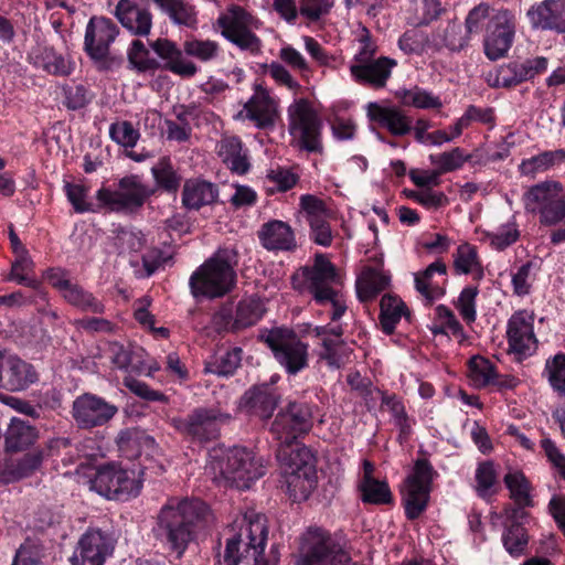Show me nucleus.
<instances>
[{"mask_svg":"<svg viewBox=\"0 0 565 565\" xmlns=\"http://www.w3.org/2000/svg\"><path fill=\"white\" fill-rule=\"evenodd\" d=\"M209 518V507L200 499L171 500L158 515L154 535L181 557L194 539L195 529L205 524Z\"/></svg>","mask_w":565,"mask_h":565,"instance_id":"nucleus-1","label":"nucleus"},{"mask_svg":"<svg viewBox=\"0 0 565 565\" xmlns=\"http://www.w3.org/2000/svg\"><path fill=\"white\" fill-rule=\"evenodd\" d=\"M237 253L234 248H220L204 262L190 277L192 295L205 298H220L228 294L236 284Z\"/></svg>","mask_w":565,"mask_h":565,"instance_id":"nucleus-2","label":"nucleus"},{"mask_svg":"<svg viewBox=\"0 0 565 565\" xmlns=\"http://www.w3.org/2000/svg\"><path fill=\"white\" fill-rule=\"evenodd\" d=\"M276 458L289 495L294 501L307 500L317 486L316 459L310 449L298 444L278 446Z\"/></svg>","mask_w":565,"mask_h":565,"instance_id":"nucleus-3","label":"nucleus"},{"mask_svg":"<svg viewBox=\"0 0 565 565\" xmlns=\"http://www.w3.org/2000/svg\"><path fill=\"white\" fill-rule=\"evenodd\" d=\"M267 534L265 516L256 514L247 523L245 537L241 533L226 541L224 554L218 563L225 565H270L264 557Z\"/></svg>","mask_w":565,"mask_h":565,"instance_id":"nucleus-4","label":"nucleus"},{"mask_svg":"<svg viewBox=\"0 0 565 565\" xmlns=\"http://www.w3.org/2000/svg\"><path fill=\"white\" fill-rule=\"evenodd\" d=\"M297 565H356L332 535L320 527H310L302 534Z\"/></svg>","mask_w":565,"mask_h":565,"instance_id":"nucleus-5","label":"nucleus"},{"mask_svg":"<svg viewBox=\"0 0 565 565\" xmlns=\"http://www.w3.org/2000/svg\"><path fill=\"white\" fill-rule=\"evenodd\" d=\"M142 473V470L137 471L116 463H108L97 469L90 480V489L107 499L127 501L139 494Z\"/></svg>","mask_w":565,"mask_h":565,"instance_id":"nucleus-6","label":"nucleus"},{"mask_svg":"<svg viewBox=\"0 0 565 565\" xmlns=\"http://www.w3.org/2000/svg\"><path fill=\"white\" fill-rule=\"evenodd\" d=\"M153 193L154 189L143 184L139 175L130 174L119 179L115 190L99 189L96 199L113 212L135 213Z\"/></svg>","mask_w":565,"mask_h":565,"instance_id":"nucleus-7","label":"nucleus"},{"mask_svg":"<svg viewBox=\"0 0 565 565\" xmlns=\"http://www.w3.org/2000/svg\"><path fill=\"white\" fill-rule=\"evenodd\" d=\"M436 476V470L427 459L418 458L415 461L413 473L405 479L401 490L405 515L408 520H416L426 510L431 483Z\"/></svg>","mask_w":565,"mask_h":565,"instance_id":"nucleus-8","label":"nucleus"},{"mask_svg":"<svg viewBox=\"0 0 565 565\" xmlns=\"http://www.w3.org/2000/svg\"><path fill=\"white\" fill-rule=\"evenodd\" d=\"M289 132L301 149L322 152V120L310 102L300 98L288 108Z\"/></svg>","mask_w":565,"mask_h":565,"instance_id":"nucleus-9","label":"nucleus"},{"mask_svg":"<svg viewBox=\"0 0 565 565\" xmlns=\"http://www.w3.org/2000/svg\"><path fill=\"white\" fill-rule=\"evenodd\" d=\"M265 470L263 458L242 447L230 449L220 461V471L224 479L238 489H248L265 475Z\"/></svg>","mask_w":565,"mask_h":565,"instance_id":"nucleus-10","label":"nucleus"},{"mask_svg":"<svg viewBox=\"0 0 565 565\" xmlns=\"http://www.w3.org/2000/svg\"><path fill=\"white\" fill-rule=\"evenodd\" d=\"M311 409L306 403L289 402L280 409L270 426L278 446H294L311 429Z\"/></svg>","mask_w":565,"mask_h":565,"instance_id":"nucleus-11","label":"nucleus"},{"mask_svg":"<svg viewBox=\"0 0 565 565\" xmlns=\"http://www.w3.org/2000/svg\"><path fill=\"white\" fill-rule=\"evenodd\" d=\"M222 35L241 50L250 53L260 51L262 41L253 30L258 28V20L238 6L232 7L226 14L217 19Z\"/></svg>","mask_w":565,"mask_h":565,"instance_id":"nucleus-12","label":"nucleus"},{"mask_svg":"<svg viewBox=\"0 0 565 565\" xmlns=\"http://www.w3.org/2000/svg\"><path fill=\"white\" fill-rule=\"evenodd\" d=\"M230 419V414L217 408L198 407L184 418H172V425L181 434L202 443L217 438L221 424Z\"/></svg>","mask_w":565,"mask_h":565,"instance_id":"nucleus-13","label":"nucleus"},{"mask_svg":"<svg viewBox=\"0 0 565 565\" xmlns=\"http://www.w3.org/2000/svg\"><path fill=\"white\" fill-rule=\"evenodd\" d=\"M530 211L540 210L541 222L555 225L565 221V194L558 182L547 181L532 186L524 195Z\"/></svg>","mask_w":565,"mask_h":565,"instance_id":"nucleus-14","label":"nucleus"},{"mask_svg":"<svg viewBox=\"0 0 565 565\" xmlns=\"http://www.w3.org/2000/svg\"><path fill=\"white\" fill-rule=\"evenodd\" d=\"M265 342L288 374L296 375L308 366V345L292 332L273 330L266 335Z\"/></svg>","mask_w":565,"mask_h":565,"instance_id":"nucleus-15","label":"nucleus"},{"mask_svg":"<svg viewBox=\"0 0 565 565\" xmlns=\"http://www.w3.org/2000/svg\"><path fill=\"white\" fill-rule=\"evenodd\" d=\"M516 28L515 15L510 10H499L489 18L484 38V54L495 61L505 56L513 44Z\"/></svg>","mask_w":565,"mask_h":565,"instance_id":"nucleus-16","label":"nucleus"},{"mask_svg":"<svg viewBox=\"0 0 565 565\" xmlns=\"http://www.w3.org/2000/svg\"><path fill=\"white\" fill-rule=\"evenodd\" d=\"M118 33V26L108 18L93 17L87 23L85 51L93 60L100 63L102 70H109L110 63L114 62L113 58L108 61L109 46Z\"/></svg>","mask_w":565,"mask_h":565,"instance_id":"nucleus-17","label":"nucleus"},{"mask_svg":"<svg viewBox=\"0 0 565 565\" xmlns=\"http://www.w3.org/2000/svg\"><path fill=\"white\" fill-rule=\"evenodd\" d=\"M114 551V539L99 529H88L70 558L72 565H103Z\"/></svg>","mask_w":565,"mask_h":565,"instance_id":"nucleus-18","label":"nucleus"},{"mask_svg":"<svg viewBox=\"0 0 565 565\" xmlns=\"http://www.w3.org/2000/svg\"><path fill=\"white\" fill-rule=\"evenodd\" d=\"M117 411L115 405L104 398L84 394L73 402L72 415L79 428L89 429L108 423Z\"/></svg>","mask_w":565,"mask_h":565,"instance_id":"nucleus-19","label":"nucleus"},{"mask_svg":"<svg viewBox=\"0 0 565 565\" xmlns=\"http://www.w3.org/2000/svg\"><path fill=\"white\" fill-rule=\"evenodd\" d=\"M36 381L38 373L32 364L15 354L0 351V388L20 392Z\"/></svg>","mask_w":565,"mask_h":565,"instance_id":"nucleus-20","label":"nucleus"},{"mask_svg":"<svg viewBox=\"0 0 565 565\" xmlns=\"http://www.w3.org/2000/svg\"><path fill=\"white\" fill-rule=\"evenodd\" d=\"M303 277L308 290L318 303L324 305L328 299H332L335 291L332 284L337 282L339 277L335 267L323 255H317L315 264L303 268Z\"/></svg>","mask_w":565,"mask_h":565,"instance_id":"nucleus-21","label":"nucleus"},{"mask_svg":"<svg viewBox=\"0 0 565 565\" xmlns=\"http://www.w3.org/2000/svg\"><path fill=\"white\" fill-rule=\"evenodd\" d=\"M548 61L544 56L525 61H511L502 64L495 72L492 86L511 88L523 82L533 79L547 70Z\"/></svg>","mask_w":565,"mask_h":565,"instance_id":"nucleus-22","label":"nucleus"},{"mask_svg":"<svg viewBox=\"0 0 565 565\" xmlns=\"http://www.w3.org/2000/svg\"><path fill=\"white\" fill-rule=\"evenodd\" d=\"M533 320V315L527 311L515 312L509 320L507 333L510 351L520 360L531 355L536 349Z\"/></svg>","mask_w":565,"mask_h":565,"instance_id":"nucleus-23","label":"nucleus"},{"mask_svg":"<svg viewBox=\"0 0 565 565\" xmlns=\"http://www.w3.org/2000/svg\"><path fill=\"white\" fill-rule=\"evenodd\" d=\"M147 1L119 0L115 8L117 20L135 36H147L151 31L152 15L146 6Z\"/></svg>","mask_w":565,"mask_h":565,"instance_id":"nucleus-24","label":"nucleus"},{"mask_svg":"<svg viewBox=\"0 0 565 565\" xmlns=\"http://www.w3.org/2000/svg\"><path fill=\"white\" fill-rule=\"evenodd\" d=\"M279 401L280 394L273 384L263 383L253 385L244 393L239 401V407L250 416L268 419Z\"/></svg>","mask_w":565,"mask_h":565,"instance_id":"nucleus-25","label":"nucleus"},{"mask_svg":"<svg viewBox=\"0 0 565 565\" xmlns=\"http://www.w3.org/2000/svg\"><path fill=\"white\" fill-rule=\"evenodd\" d=\"M277 104L262 87L255 89L254 95L245 103L244 108L237 114L238 118L248 119L259 129L275 126Z\"/></svg>","mask_w":565,"mask_h":565,"instance_id":"nucleus-26","label":"nucleus"},{"mask_svg":"<svg viewBox=\"0 0 565 565\" xmlns=\"http://www.w3.org/2000/svg\"><path fill=\"white\" fill-rule=\"evenodd\" d=\"M527 17L533 28L565 32V0H543L531 7Z\"/></svg>","mask_w":565,"mask_h":565,"instance_id":"nucleus-27","label":"nucleus"},{"mask_svg":"<svg viewBox=\"0 0 565 565\" xmlns=\"http://www.w3.org/2000/svg\"><path fill=\"white\" fill-rule=\"evenodd\" d=\"M154 53L164 61L160 68L181 77L190 78L198 72L196 65L183 57L182 51L168 39H157L149 43Z\"/></svg>","mask_w":565,"mask_h":565,"instance_id":"nucleus-28","label":"nucleus"},{"mask_svg":"<svg viewBox=\"0 0 565 565\" xmlns=\"http://www.w3.org/2000/svg\"><path fill=\"white\" fill-rule=\"evenodd\" d=\"M396 61L390 57H379L363 64H351L350 72L355 82L367 84L373 87H383L391 76L392 68Z\"/></svg>","mask_w":565,"mask_h":565,"instance_id":"nucleus-29","label":"nucleus"},{"mask_svg":"<svg viewBox=\"0 0 565 565\" xmlns=\"http://www.w3.org/2000/svg\"><path fill=\"white\" fill-rule=\"evenodd\" d=\"M367 117L371 121L386 128L393 136H405L412 130V120L397 107H384L370 103Z\"/></svg>","mask_w":565,"mask_h":565,"instance_id":"nucleus-30","label":"nucleus"},{"mask_svg":"<svg viewBox=\"0 0 565 565\" xmlns=\"http://www.w3.org/2000/svg\"><path fill=\"white\" fill-rule=\"evenodd\" d=\"M217 196L218 189L214 183L200 179H190L183 185L182 204L189 210H200L202 206L213 204Z\"/></svg>","mask_w":565,"mask_h":565,"instance_id":"nucleus-31","label":"nucleus"},{"mask_svg":"<svg viewBox=\"0 0 565 565\" xmlns=\"http://www.w3.org/2000/svg\"><path fill=\"white\" fill-rule=\"evenodd\" d=\"M262 245L268 250H289L296 246L290 226L281 221L264 224L258 232Z\"/></svg>","mask_w":565,"mask_h":565,"instance_id":"nucleus-32","label":"nucleus"},{"mask_svg":"<svg viewBox=\"0 0 565 565\" xmlns=\"http://www.w3.org/2000/svg\"><path fill=\"white\" fill-rule=\"evenodd\" d=\"M3 437L4 450L7 452H17L32 445L38 437V431L28 420L12 417Z\"/></svg>","mask_w":565,"mask_h":565,"instance_id":"nucleus-33","label":"nucleus"},{"mask_svg":"<svg viewBox=\"0 0 565 565\" xmlns=\"http://www.w3.org/2000/svg\"><path fill=\"white\" fill-rule=\"evenodd\" d=\"M218 154L223 162L238 174L248 171L250 164L246 152L243 150V143L238 137H228L221 141Z\"/></svg>","mask_w":565,"mask_h":565,"instance_id":"nucleus-34","label":"nucleus"},{"mask_svg":"<svg viewBox=\"0 0 565 565\" xmlns=\"http://www.w3.org/2000/svg\"><path fill=\"white\" fill-rule=\"evenodd\" d=\"M242 361V349L218 350L204 363V372L218 376L234 374Z\"/></svg>","mask_w":565,"mask_h":565,"instance_id":"nucleus-35","label":"nucleus"},{"mask_svg":"<svg viewBox=\"0 0 565 565\" xmlns=\"http://www.w3.org/2000/svg\"><path fill=\"white\" fill-rule=\"evenodd\" d=\"M380 322L386 334L394 332L396 324L404 316L408 318L409 312L403 300L396 296L384 295L380 302Z\"/></svg>","mask_w":565,"mask_h":565,"instance_id":"nucleus-36","label":"nucleus"},{"mask_svg":"<svg viewBox=\"0 0 565 565\" xmlns=\"http://www.w3.org/2000/svg\"><path fill=\"white\" fill-rule=\"evenodd\" d=\"M44 457L45 454L43 449H35L25 454L15 462L10 471H4L2 476H0V481L8 483L31 476L41 467Z\"/></svg>","mask_w":565,"mask_h":565,"instance_id":"nucleus-37","label":"nucleus"},{"mask_svg":"<svg viewBox=\"0 0 565 565\" xmlns=\"http://www.w3.org/2000/svg\"><path fill=\"white\" fill-rule=\"evenodd\" d=\"M390 284V277L376 269H367L356 281V292L361 301L372 300Z\"/></svg>","mask_w":565,"mask_h":565,"instance_id":"nucleus-38","label":"nucleus"},{"mask_svg":"<svg viewBox=\"0 0 565 565\" xmlns=\"http://www.w3.org/2000/svg\"><path fill=\"white\" fill-rule=\"evenodd\" d=\"M565 161V150L557 149L552 151H544L530 159L523 160L520 164V171L526 175H535L539 172H544L552 167Z\"/></svg>","mask_w":565,"mask_h":565,"instance_id":"nucleus-39","label":"nucleus"},{"mask_svg":"<svg viewBox=\"0 0 565 565\" xmlns=\"http://www.w3.org/2000/svg\"><path fill=\"white\" fill-rule=\"evenodd\" d=\"M63 298L72 306L78 308L82 311L92 313H103L105 306L99 301L92 292L85 290L77 284H73L67 290Z\"/></svg>","mask_w":565,"mask_h":565,"instance_id":"nucleus-40","label":"nucleus"},{"mask_svg":"<svg viewBox=\"0 0 565 565\" xmlns=\"http://www.w3.org/2000/svg\"><path fill=\"white\" fill-rule=\"evenodd\" d=\"M127 58L129 68L138 73L154 72L161 67V64L150 56L149 50L140 40L131 42Z\"/></svg>","mask_w":565,"mask_h":565,"instance_id":"nucleus-41","label":"nucleus"},{"mask_svg":"<svg viewBox=\"0 0 565 565\" xmlns=\"http://www.w3.org/2000/svg\"><path fill=\"white\" fill-rule=\"evenodd\" d=\"M175 24L192 26L195 24L193 8L183 0H152Z\"/></svg>","mask_w":565,"mask_h":565,"instance_id":"nucleus-42","label":"nucleus"},{"mask_svg":"<svg viewBox=\"0 0 565 565\" xmlns=\"http://www.w3.org/2000/svg\"><path fill=\"white\" fill-rule=\"evenodd\" d=\"M175 24L192 26L195 24L193 8L183 0H152Z\"/></svg>","mask_w":565,"mask_h":565,"instance_id":"nucleus-43","label":"nucleus"},{"mask_svg":"<svg viewBox=\"0 0 565 565\" xmlns=\"http://www.w3.org/2000/svg\"><path fill=\"white\" fill-rule=\"evenodd\" d=\"M397 96L403 105L419 109H438L443 106L438 96L417 86L411 89H403L397 93Z\"/></svg>","mask_w":565,"mask_h":565,"instance_id":"nucleus-44","label":"nucleus"},{"mask_svg":"<svg viewBox=\"0 0 565 565\" xmlns=\"http://www.w3.org/2000/svg\"><path fill=\"white\" fill-rule=\"evenodd\" d=\"M359 490L361 491V498L364 503L388 504L393 501L392 492L385 481H360Z\"/></svg>","mask_w":565,"mask_h":565,"instance_id":"nucleus-45","label":"nucleus"},{"mask_svg":"<svg viewBox=\"0 0 565 565\" xmlns=\"http://www.w3.org/2000/svg\"><path fill=\"white\" fill-rule=\"evenodd\" d=\"M454 266L458 274H469L478 271V277H482V267L478 259L477 248L468 243L458 246L454 255Z\"/></svg>","mask_w":565,"mask_h":565,"instance_id":"nucleus-46","label":"nucleus"},{"mask_svg":"<svg viewBox=\"0 0 565 565\" xmlns=\"http://www.w3.org/2000/svg\"><path fill=\"white\" fill-rule=\"evenodd\" d=\"M504 483L510 490L511 499L518 505H533L530 495L531 486L525 476L520 472H510L504 477Z\"/></svg>","mask_w":565,"mask_h":565,"instance_id":"nucleus-47","label":"nucleus"},{"mask_svg":"<svg viewBox=\"0 0 565 565\" xmlns=\"http://www.w3.org/2000/svg\"><path fill=\"white\" fill-rule=\"evenodd\" d=\"M157 184L167 192H177L181 177L174 171L169 158H161L151 169Z\"/></svg>","mask_w":565,"mask_h":565,"instance_id":"nucleus-48","label":"nucleus"},{"mask_svg":"<svg viewBox=\"0 0 565 565\" xmlns=\"http://www.w3.org/2000/svg\"><path fill=\"white\" fill-rule=\"evenodd\" d=\"M17 256V259L12 263L8 279L17 281L19 285L38 288L39 281L30 276V273L33 271L34 263L29 256L28 250Z\"/></svg>","mask_w":565,"mask_h":565,"instance_id":"nucleus-49","label":"nucleus"},{"mask_svg":"<svg viewBox=\"0 0 565 565\" xmlns=\"http://www.w3.org/2000/svg\"><path fill=\"white\" fill-rule=\"evenodd\" d=\"M264 313V307L258 298L243 299L236 308V323L242 329L254 326Z\"/></svg>","mask_w":565,"mask_h":565,"instance_id":"nucleus-50","label":"nucleus"},{"mask_svg":"<svg viewBox=\"0 0 565 565\" xmlns=\"http://www.w3.org/2000/svg\"><path fill=\"white\" fill-rule=\"evenodd\" d=\"M381 406L386 407L387 411L392 414L395 425L399 429V435L408 436L411 433V425L408 423V416L402 401L394 394L388 395L381 392Z\"/></svg>","mask_w":565,"mask_h":565,"instance_id":"nucleus-51","label":"nucleus"},{"mask_svg":"<svg viewBox=\"0 0 565 565\" xmlns=\"http://www.w3.org/2000/svg\"><path fill=\"white\" fill-rule=\"evenodd\" d=\"M429 159L440 173H446L461 168L470 159V154H466L461 148L456 147L448 152L430 154Z\"/></svg>","mask_w":565,"mask_h":565,"instance_id":"nucleus-52","label":"nucleus"},{"mask_svg":"<svg viewBox=\"0 0 565 565\" xmlns=\"http://www.w3.org/2000/svg\"><path fill=\"white\" fill-rule=\"evenodd\" d=\"M505 550L513 556L521 555L527 545V535L522 524H510L502 535Z\"/></svg>","mask_w":565,"mask_h":565,"instance_id":"nucleus-53","label":"nucleus"},{"mask_svg":"<svg viewBox=\"0 0 565 565\" xmlns=\"http://www.w3.org/2000/svg\"><path fill=\"white\" fill-rule=\"evenodd\" d=\"M183 51L189 56L209 62L217 56L218 44L211 40L192 39L184 42Z\"/></svg>","mask_w":565,"mask_h":565,"instance_id":"nucleus-54","label":"nucleus"},{"mask_svg":"<svg viewBox=\"0 0 565 565\" xmlns=\"http://www.w3.org/2000/svg\"><path fill=\"white\" fill-rule=\"evenodd\" d=\"M544 372L547 374L551 386L565 396V354H556L547 360Z\"/></svg>","mask_w":565,"mask_h":565,"instance_id":"nucleus-55","label":"nucleus"},{"mask_svg":"<svg viewBox=\"0 0 565 565\" xmlns=\"http://www.w3.org/2000/svg\"><path fill=\"white\" fill-rule=\"evenodd\" d=\"M110 138L118 145L125 148H132L136 146L140 134L134 128L130 121L114 122L109 127Z\"/></svg>","mask_w":565,"mask_h":565,"instance_id":"nucleus-56","label":"nucleus"},{"mask_svg":"<svg viewBox=\"0 0 565 565\" xmlns=\"http://www.w3.org/2000/svg\"><path fill=\"white\" fill-rule=\"evenodd\" d=\"M478 294V287L468 286L461 290L456 302V308L467 323H472L476 320V298Z\"/></svg>","mask_w":565,"mask_h":565,"instance_id":"nucleus-57","label":"nucleus"},{"mask_svg":"<svg viewBox=\"0 0 565 565\" xmlns=\"http://www.w3.org/2000/svg\"><path fill=\"white\" fill-rule=\"evenodd\" d=\"M212 324L217 333L237 332L241 330V327L236 323V316H233L232 307L228 305L222 306L213 315Z\"/></svg>","mask_w":565,"mask_h":565,"instance_id":"nucleus-58","label":"nucleus"},{"mask_svg":"<svg viewBox=\"0 0 565 565\" xmlns=\"http://www.w3.org/2000/svg\"><path fill=\"white\" fill-rule=\"evenodd\" d=\"M469 365L473 380L479 384H491L497 376L493 365L486 359L472 358Z\"/></svg>","mask_w":565,"mask_h":565,"instance_id":"nucleus-59","label":"nucleus"},{"mask_svg":"<svg viewBox=\"0 0 565 565\" xmlns=\"http://www.w3.org/2000/svg\"><path fill=\"white\" fill-rule=\"evenodd\" d=\"M66 196L77 213L93 211L92 204L86 202L87 189L81 184L65 183Z\"/></svg>","mask_w":565,"mask_h":565,"instance_id":"nucleus-60","label":"nucleus"},{"mask_svg":"<svg viewBox=\"0 0 565 565\" xmlns=\"http://www.w3.org/2000/svg\"><path fill=\"white\" fill-rule=\"evenodd\" d=\"M469 34H462V28L458 23H448L444 30L443 42L451 51H460L467 44Z\"/></svg>","mask_w":565,"mask_h":565,"instance_id":"nucleus-61","label":"nucleus"},{"mask_svg":"<svg viewBox=\"0 0 565 565\" xmlns=\"http://www.w3.org/2000/svg\"><path fill=\"white\" fill-rule=\"evenodd\" d=\"M300 207L305 213L307 222L328 216L324 202L312 194H303L300 196Z\"/></svg>","mask_w":565,"mask_h":565,"instance_id":"nucleus-62","label":"nucleus"},{"mask_svg":"<svg viewBox=\"0 0 565 565\" xmlns=\"http://www.w3.org/2000/svg\"><path fill=\"white\" fill-rule=\"evenodd\" d=\"M476 480L479 494L484 497L497 481V472L492 461H484L479 465L476 471Z\"/></svg>","mask_w":565,"mask_h":565,"instance_id":"nucleus-63","label":"nucleus"},{"mask_svg":"<svg viewBox=\"0 0 565 565\" xmlns=\"http://www.w3.org/2000/svg\"><path fill=\"white\" fill-rule=\"evenodd\" d=\"M333 7V0H301L300 14L310 21H317Z\"/></svg>","mask_w":565,"mask_h":565,"instance_id":"nucleus-64","label":"nucleus"}]
</instances>
